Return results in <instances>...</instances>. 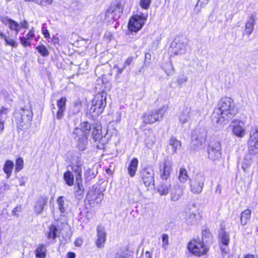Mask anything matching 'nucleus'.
I'll return each mask as SVG.
<instances>
[{
  "label": "nucleus",
  "instance_id": "f257e3e1",
  "mask_svg": "<svg viewBox=\"0 0 258 258\" xmlns=\"http://www.w3.org/2000/svg\"><path fill=\"white\" fill-rule=\"evenodd\" d=\"M235 104L229 97H223L218 103V108L215 109L212 115L213 122L219 125L227 124L236 114Z\"/></svg>",
  "mask_w": 258,
  "mask_h": 258
},
{
  "label": "nucleus",
  "instance_id": "f03ea898",
  "mask_svg": "<svg viewBox=\"0 0 258 258\" xmlns=\"http://www.w3.org/2000/svg\"><path fill=\"white\" fill-rule=\"evenodd\" d=\"M168 109V106L165 105L157 110L148 111L143 116V122L151 124L161 120Z\"/></svg>",
  "mask_w": 258,
  "mask_h": 258
},
{
  "label": "nucleus",
  "instance_id": "7ed1b4c3",
  "mask_svg": "<svg viewBox=\"0 0 258 258\" xmlns=\"http://www.w3.org/2000/svg\"><path fill=\"white\" fill-rule=\"evenodd\" d=\"M106 98L102 95H96L92 102L90 113L93 117L98 116L104 110L106 106Z\"/></svg>",
  "mask_w": 258,
  "mask_h": 258
},
{
  "label": "nucleus",
  "instance_id": "20e7f679",
  "mask_svg": "<svg viewBox=\"0 0 258 258\" xmlns=\"http://www.w3.org/2000/svg\"><path fill=\"white\" fill-rule=\"evenodd\" d=\"M147 15L140 13L133 16L130 20L128 28L130 31L137 32L140 30L145 24Z\"/></svg>",
  "mask_w": 258,
  "mask_h": 258
},
{
  "label": "nucleus",
  "instance_id": "39448f33",
  "mask_svg": "<svg viewBox=\"0 0 258 258\" xmlns=\"http://www.w3.org/2000/svg\"><path fill=\"white\" fill-rule=\"evenodd\" d=\"M188 249L191 253L197 256L205 254L208 250L207 246L202 243L200 239H194L189 242L188 244Z\"/></svg>",
  "mask_w": 258,
  "mask_h": 258
},
{
  "label": "nucleus",
  "instance_id": "423d86ee",
  "mask_svg": "<svg viewBox=\"0 0 258 258\" xmlns=\"http://www.w3.org/2000/svg\"><path fill=\"white\" fill-rule=\"evenodd\" d=\"M248 141L249 152L251 154L258 153V126L252 127L250 131Z\"/></svg>",
  "mask_w": 258,
  "mask_h": 258
},
{
  "label": "nucleus",
  "instance_id": "0eeeda50",
  "mask_svg": "<svg viewBox=\"0 0 258 258\" xmlns=\"http://www.w3.org/2000/svg\"><path fill=\"white\" fill-rule=\"evenodd\" d=\"M15 117L18 123L23 122H29L33 117V112L29 106L21 108L19 110L15 112Z\"/></svg>",
  "mask_w": 258,
  "mask_h": 258
},
{
  "label": "nucleus",
  "instance_id": "6e6552de",
  "mask_svg": "<svg viewBox=\"0 0 258 258\" xmlns=\"http://www.w3.org/2000/svg\"><path fill=\"white\" fill-rule=\"evenodd\" d=\"M205 177L203 175L198 174L190 179V191L195 194H199L204 185Z\"/></svg>",
  "mask_w": 258,
  "mask_h": 258
},
{
  "label": "nucleus",
  "instance_id": "1a4fd4ad",
  "mask_svg": "<svg viewBox=\"0 0 258 258\" xmlns=\"http://www.w3.org/2000/svg\"><path fill=\"white\" fill-rule=\"evenodd\" d=\"M208 158L212 161L221 158V146L219 142L212 143L208 148Z\"/></svg>",
  "mask_w": 258,
  "mask_h": 258
},
{
  "label": "nucleus",
  "instance_id": "9d476101",
  "mask_svg": "<svg viewBox=\"0 0 258 258\" xmlns=\"http://www.w3.org/2000/svg\"><path fill=\"white\" fill-rule=\"evenodd\" d=\"M233 134L238 138L243 137L246 134L245 123L244 122L238 120H233L230 125Z\"/></svg>",
  "mask_w": 258,
  "mask_h": 258
},
{
  "label": "nucleus",
  "instance_id": "9b49d317",
  "mask_svg": "<svg viewBox=\"0 0 258 258\" xmlns=\"http://www.w3.org/2000/svg\"><path fill=\"white\" fill-rule=\"evenodd\" d=\"M122 10V6L120 4H117L116 5H112L107 10L105 13V18H107L108 21L116 20L120 16Z\"/></svg>",
  "mask_w": 258,
  "mask_h": 258
},
{
  "label": "nucleus",
  "instance_id": "f8f14e48",
  "mask_svg": "<svg viewBox=\"0 0 258 258\" xmlns=\"http://www.w3.org/2000/svg\"><path fill=\"white\" fill-rule=\"evenodd\" d=\"M172 162L169 157L164 160L163 165L160 166V174L161 178L167 180L172 171Z\"/></svg>",
  "mask_w": 258,
  "mask_h": 258
},
{
  "label": "nucleus",
  "instance_id": "ddd939ff",
  "mask_svg": "<svg viewBox=\"0 0 258 258\" xmlns=\"http://www.w3.org/2000/svg\"><path fill=\"white\" fill-rule=\"evenodd\" d=\"M154 173L151 167L145 168L141 172L142 181L146 186L154 184Z\"/></svg>",
  "mask_w": 258,
  "mask_h": 258
},
{
  "label": "nucleus",
  "instance_id": "4468645a",
  "mask_svg": "<svg viewBox=\"0 0 258 258\" xmlns=\"http://www.w3.org/2000/svg\"><path fill=\"white\" fill-rule=\"evenodd\" d=\"M256 21V13H252L249 15L246 20L244 30L243 34L249 36L254 30V26Z\"/></svg>",
  "mask_w": 258,
  "mask_h": 258
},
{
  "label": "nucleus",
  "instance_id": "2eb2a0df",
  "mask_svg": "<svg viewBox=\"0 0 258 258\" xmlns=\"http://www.w3.org/2000/svg\"><path fill=\"white\" fill-rule=\"evenodd\" d=\"M186 43L183 40H174L171 45V51L174 55L184 54L186 50Z\"/></svg>",
  "mask_w": 258,
  "mask_h": 258
},
{
  "label": "nucleus",
  "instance_id": "dca6fc26",
  "mask_svg": "<svg viewBox=\"0 0 258 258\" xmlns=\"http://www.w3.org/2000/svg\"><path fill=\"white\" fill-rule=\"evenodd\" d=\"M66 101L67 99L66 97H61L57 101V110L56 112V118L58 120L61 119L64 116L66 109Z\"/></svg>",
  "mask_w": 258,
  "mask_h": 258
},
{
  "label": "nucleus",
  "instance_id": "f3484780",
  "mask_svg": "<svg viewBox=\"0 0 258 258\" xmlns=\"http://www.w3.org/2000/svg\"><path fill=\"white\" fill-rule=\"evenodd\" d=\"M48 198L46 197L42 196L38 198L35 203L34 211L37 214H41L43 210L44 206L47 204Z\"/></svg>",
  "mask_w": 258,
  "mask_h": 258
},
{
  "label": "nucleus",
  "instance_id": "a211bd4d",
  "mask_svg": "<svg viewBox=\"0 0 258 258\" xmlns=\"http://www.w3.org/2000/svg\"><path fill=\"white\" fill-rule=\"evenodd\" d=\"M219 240L223 245L221 246V250L224 252H227V246L229 244L230 241L229 235L225 231L222 230L219 233Z\"/></svg>",
  "mask_w": 258,
  "mask_h": 258
},
{
  "label": "nucleus",
  "instance_id": "6ab92c4d",
  "mask_svg": "<svg viewBox=\"0 0 258 258\" xmlns=\"http://www.w3.org/2000/svg\"><path fill=\"white\" fill-rule=\"evenodd\" d=\"M190 111L191 108L190 107H186L183 108L182 110H181V111L179 112L178 115V120L181 124H184L190 121Z\"/></svg>",
  "mask_w": 258,
  "mask_h": 258
},
{
  "label": "nucleus",
  "instance_id": "aec40b11",
  "mask_svg": "<svg viewBox=\"0 0 258 258\" xmlns=\"http://www.w3.org/2000/svg\"><path fill=\"white\" fill-rule=\"evenodd\" d=\"M97 239L96 241V245L99 248L104 247V243L106 241V233L104 229L100 226L97 227Z\"/></svg>",
  "mask_w": 258,
  "mask_h": 258
},
{
  "label": "nucleus",
  "instance_id": "412c9836",
  "mask_svg": "<svg viewBox=\"0 0 258 258\" xmlns=\"http://www.w3.org/2000/svg\"><path fill=\"white\" fill-rule=\"evenodd\" d=\"M207 132L204 128H200L196 132V135L192 136L194 140H196L198 145H202L205 143L207 138Z\"/></svg>",
  "mask_w": 258,
  "mask_h": 258
},
{
  "label": "nucleus",
  "instance_id": "4be33fe9",
  "mask_svg": "<svg viewBox=\"0 0 258 258\" xmlns=\"http://www.w3.org/2000/svg\"><path fill=\"white\" fill-rule=\"evenodd\" d=\"M183 187L182 186L175 185L171 190V198L173 201H177L179 200L183 194Z\"/></svg>",
  "mask_w": 258,
  "mask_h": 258
},
{
  "label": "nucleus",
  "instance_id": "5701e85b",
  "mask_svg": "<svg viewBox=\"0 0 258 258\" xmlns=\"http://www.w3.org/2000/svg\"><path fill=\"white\" fill-rule=\"evenodd\" d=\"M138 165V160L137 158L133 159L127 166V172L132 177L135 176Z\"/></svg>",
  "mask_w": 258,
  "mask_h": 258
},
{
  "label": "nucleus",
  "instance_id": "b1692460",
  "mask_svg": "<svg viewBox=\"0 0 258 258\" xmlns=\"http://www.w3.org/2000/svg\"><path fill=\"white\" fill-rule=\"evenodd\" d=\"M72 169L74 172L76 173V181L80 182L82 179V167L81 159L78 158L77 164L72 165Z\"/></svg>",
  "mask_w": 258,
  "mask_h": 258
},
{
  "label": "nucleus",
  "instance_id": "393cba45",
  "mask_svg": "<svg viewBox=\"0 0 258 258\" xmlns=\"http://www.w3.org/2000/svg\"><path fill=\"white\" fill-rule=\"evenodd\" d=\"M76 185L74 187L75 196L78 200H81L83 197L84 191L82 180H80V182L76 181Z\"/></svg>",
  "mask_w": 258,
  "mask_h": 258
},
{
  "label": "nucleus",
  "instance_id": "a878e982",
  "mask_svg": "<svg viewBox=\"0 0 258 258\" xmlns=\"http://www.w3.org/2000/svg\"><path fill=\"white\" fill-rule=\"evenodd\" d=\"M185 222L188 225H193L197 222V216L190 211H186L185 214Z\"/></svg>",
  "mask_w": 258,
  "mask_h": 258
},
{
  "label": "nucleus",
  "instance_id": "bb28decb",
  "mask_svg": "<svg viewBox=\"0 0 258 258\" xmlns=\"http://www.w3.org/2000/svg\"><path fill=\"white\" fill-rule=\"evenodd\" d=\"M13 168V162L9 160L6 161L4 165L3 170L4 172L6 174L7 178H9L11 175Z\"/></svg>",
  "mask_w": 258,
  "mask_h": 258
},
{
  "label": "nucleus",
  "instance_id": "cd10ccee",
  "mask_svg": "<svg viewBox=\"0 0 258 258\" xmlns=\"http://www.w3.org/2000/svg\"><path fill=\"white\" fill-rule=\"evenodd\" d=\"M59 231L58 228L54 225H51L48 228L47 237L48 239H55L58 236Z\"/></svg>",
  "mask_w": 258,
  "mask_h": 258
},
{
  "label": "nucleus",
  "instance_id": "c85d7f7f",
  "mask_svg": "<svg viewBox=\"0 0 258 258\" xmlns=\"http://www.w3.org/2000/svg\"><path fill=\"white\" fill-rule=\"evenodd\" d=\"M169 145L172 147V153H176L177 150L180 148L181 143L174 137H171L169 140Z\"/></svg>",
  "mask_w": 258,
  "mask_h": 258
},
{
  "label": "nucleus",
  "instance_id": "c756f323",
  "mask_svg": "<svg viewBox=\"0 0 258 258\" xmlns=\"http://www.w3.org/2000/svg\"><path fill=\"white\" fill-rule=\"evenodd\" d=\"M56 203L59 211L61 213H64L68 208V205L66 203L64 197L59 196L57 199Z\"/></svg>",
  "mask_w": 258,
  "mask_h": 258
},
{
  "label": "nucleus",
  "instance_id": "7c9ffc66",
  "mask_svg": "<svg viewBox=\"0 0 258 258\" xmlns=\"http://www.w3.org/2000/svg\"><path fill=\"white\" fill-rule=\"evenodd\" d=\"M251 216V210L247 209L244 210L240 216V222L241 225H245L249 221Z\"/></svg>",
  "mask_w": 258,
  "mask_h": 258
},
{
  "label": "nucleus",
  "instance_id": "2f4dec72",
  "mask_svg": "<svg viewBox=\"0 0 258 258\" xmlns=\"http://www.w3.org/2000/svg\"><path fill=\"white\" fill-rule=\"evenodd\" d=\"M92 137L95 142H100L102 139L101 127H94L92 133Z\"/></svg>",
  "mask_w": 258,
  "mask_h": 258
},
{
  "label": "nucleus",
  "instance_id": "473e14b6",
  "mask_svg": "<svg viewBox=\"0 0 258 258\" xmlns=\"http://www.w3.org/2000/svg\"><path fill=\"white\" fill-rule=\"evenodd\" d=\"M202 235L203 240L202 243H204V242H205L206 243H211L212 242L213 237L209 230L205 229L203 230Z\"/></svg>",
  "mask_w": 258,
  "mask_h": 258
},
{
  "label": "nucleus",
  "instance_id": "72a5a7b5",
  "mask_svg": "<svg viewBox=\"0 0 258 258\" xmlns=\"http://www.w3.org/2000/svg\"><path fill=\"white\" fill-rule=\"evenodd\" d=\"M46 252V247L43 244L39 245L35 251L36 257L39 258H45Z\"/></svg>",
  "mask_w": 258,
  "mask_h": 258
},
{
  "label": "nucleus",
  "instance_id": "f704fd0d",
  "mask_svg": "<svg viewBox=\"0 0 258 258\" xmlns=\"http://www.w3.org/2000/svg\"><path fill=\"white\" fill-rule=\"evenodd\" d=\"M252 160L250 156H246L243 159L241 168L244 171L248 172Z\"/></svg>",
  "mask_w": 258,
  "mask_h": 258
},
{
  "label": "nucleus",
  "instance_id": "c9c22d12",
  "mask_svg": "<svg viewBox=\"0 0 258 258\" xmlns=\"http://www.w3.org/2000/svg\"><path fill=\"white\" fill-rule=\"evenodd\" d=\"M63 178L66 184L69 186H72L74 184V178L73 173L68 171L63 175Z\"/></svg>",
  "mask_w": 258,
  "mask_h": 258
},
{
  "label": "nucleus",
  "instance_id": "e433bc0d",
  "mask_svg": "<svg viewBox=\"0 0 258 258\" xmlns=\"http://www.w3.org/2000/svg\"><path fill=\"white\" fill-rule=\"evenodd\" d=\"M171 185L170 184H161L158 188V192L161 195H167L170 189Z\"/></svg>",
  "mask_w": 258,
  "mask_h": 258
},
{
  "label": "nucleus",
  "instance_id": "4c0bfd02",
  "mask_svg": "<svg viewBox=\"0 0 258 258\" xmlns=\"http://www.w3.org/2000/svg\"><path fill=\"white\" fill-rule=\"evenodd\" d=\"M7 24L9 25V28L12 30L16 31V35L19 32V25L12 19H7Z\"/></svg>",
  "mask_w": 258,
  "mask_h": 258
},
{
  "label": "nucleus",
  "instance_id": "58836bf2",
  "mask_svg": "<svg viewBox=\"0 0 258 258\" xmlns=\"http://www.w3.org/2000/svg\"><path fill=\"white\" fill-rule=\"evenodd\" d=\"M188 178L187 171L184 168H181L179 170L178 179L181 182H185Z\"/></svg>",
  "mask_w": 258,
  "mask_h": 258
},
{
  "label": "nucleus",
  "instance_id": "ea45409f",
  "mask_svg": "<svg viewBox=\"0 0 258 258\" xmlns=\"http://www.w3.org/2000/svg\"><path fill=\"white\" fill-rule=\"evenodd\" d=\"M24 162L22 158H18L16 161L15 171L19 172L23 168Z\"/></svg>",
  "mask_w": 258,
  "mask_h": 258
},
{
  "label": "nucleus",
  "instance_id": "a19ab883",
  "mask_svg": "<svg viewBox=\"0 0 258 258\" xmlns=\"http://www.w3.org/2000/svg\"><path fill=\"white\" fill-rule=\"evenodd\" d=\"M36 49L43 56H46L49 54L48 50L44 45L37 46Z\"/></svg>",
  "mask_w": 258,
  "mask_h": 258
},
{
  "label": "nucleus",
  "instance_id": "79ce46f5",
  "mask_svg": "<svg viewBox=\"0 0 258 258\" xmlns=\"http://www.w3.org/2000/svg\"><path fill=\"white\" fill-rule=\"evenodd\" d=\"M155 141V137L152 136L151 137H148L145 140L146 145L148 148H151L153 146Z\"/></svg>",
  "mask_w": 258,
  "mask_h": 258
},
{
  "label": "nucleus",
  "instance_id": "37998d69",
  "mask_svg": "<svg viewBox=\"0 0 258 258\" xmlns=\"http://www.w3.org/2000/svg\"><path fill=\"white\" fill-rule=\"evenodd\" d=\"M210 0H198L196 5L195 9L200 11L201 9L204 7L209 2Z\"/></svg>",
  "mask_w": 258,
  "mask_h": 258
},
{
  "label": "nucleus",
  "instance_id": "c03bdc74",
  "mask_svg": "<svg viewBox=\"0 0 258 258\" xmlns=\"http://www.w3.org/2000/svg\"><path fill=\"white\" fill-rule=\"evenodd\" d=\"M87 137H86L84 139H79L78 140V146L80 150H84L87 144Z\"/></svg>",
  "mask_w": 258,
  "mask_h": 258
},
{
  "label": "nucleus",
  "instance_id": "a18cd8bd",
  "mask_svg": "<svg viewBox=\"0 0 258 258\" xmlns=\"http://www.w3.org/2000/svg\"><path fill=\"white\" fill-rule=\"evenodd\" d=\"M8 112L9 110L8 108L2 107L0 110V120L4 121L3 120L6 118Z\"/></svg>",
  "mask_w": 258,
  "mask_h": 258
},
{
  "label": "nucleus",
  "instance_id": "49530a36",
  "mask_svg": "<svg viewBox=\"0 0 258 258\" xmlns=\"http://www.w3.org/2000/svg\"><path fill=\"white\" fill-rule=\"evenodd\" d=\"M53 3V0H38L37 4L41 7H47L51 5Z\"/></svg>",
  "mask_w": 258,
  "mask_h": 258
},
{
  "label": "nucleus",
  "instance_id": "de8ad7c7",
  "mask_svg": "<svg viewBox=\"0 0 258 258\" xmlns=\"http://www.w3.org/2000/svg\"><path fill=\"white\" fill-rule=\"evenodd\" d=\"M5 41L6 44L8 45H10L13 47H17L18 46V43L12 38H10L7 37L6 39H5Z\"/></svg>",
  "mask_w": 258,
  "mask_h": 258
},
{
  "label": "nucleus",
  "instance_id": "09e8293b",
  "mask_svg": "<svg viewBox=\"0 0 258 258\" xmlns=\"http://www.w3.org/2000/svg\"><path fill=\"white\" fill-rule=\"evenodd\" d=\"M151 2V0H141L140 6L143 9L147 10L149 9L150 6Z\"/></svg>",
  "mask_w": 258,
  "mask_h": 258
},
{
  "label": "nucleus",
  "instance_id": "8fccbe9b",
  "mask_svg": "<svg viewBox=\"0 0 258 258\" xmlns=\"http://www.w3.org/2000/svg\"><path fill=\"white\" fill-rule=\"evenodd\" d=\"M162 247L164 249H166L167 246L168 244V236L167 234H163L162 237Z\"/></svg>",
  "mask_w": 258,
  "mask_h": 258
},
{
  "label": "nucleus",
  "instance_id": "3c124183",
  "mask_svg": "<svg viewBox=\"0 0 258 258\" xmlns=\"http://www.w3.org/2000/svg\"><path fill=\"white\" fill-rule=\"evenodd\" d=\"M20 41L21 44L24 47L30 46L31 44V42L28 40L25 37H21Z\"/></svg>",
  "mask_w": 258,
  "mask_h": 258
},
{
  "label": "nucleus",
  "instance_id": "603ef678",
  "mask_svg": "<svg viewBox=\"0 0 258 258\" xmlns=\"http://www.w3.org/2000/svg\"><path fill=\"white\" fill-rule=\"evenodd\" d=\"M22 210V206H17L14 210L12 211V215L14 216H16V217H18L19 213L21 212Z\"/></svg>",
  "mask_w": 258,
  "mask_h": 258
},
{
  "label": "nucleus",
  "instance_id": "864d4df0",
  "mask_svg": "<svg viewBox=\"0 0 258 258\" xmlns=\"http://www.w3.org/2000/svg\"><path fill=\"white\" fill-rule=\"evenodd\" d=\"M34 36V31L32 29L31 30L28 34L26 35V39L28 40L31 41Z\"/></svg>",
  "mask_w": 258,
  "mask_h": 258
},
{
  "label": "nucleus",
  "instance_id": "5fc2aeb1",
  "mask_svg": "<svg viewBox=\"0 0 258 258\" xmlns=\"http://www.w3.org/2000/svg\"><path fill=\"white\" fill-rule=\"evenodd\" d=\"M133 61V57H128L124 62V64H123L124 68H126L127 66L131 64Z\"/></svg>",
  "mask_w": 258,
  "mask_h": 258
},
{
  "label": "nucleus",
  "instance_id": "6e6d98bb",
  "mask_svg": "<svg viewBox=\"0 0 258 258\" xmlns=\"http://www.w3.org/2000/svg\"><path fill=\"white\" fill-rule=\"evenodd\" d=\"M114 68H116L117 70V76H119L122 73L123 70L125 68H124L123 66L122 68H120L118 67V66H117V65H115Z\"/></svg>",
  "mask_w": 258,
  "mask_h": 258
},
{
  "label": "nucleus",
  "instance_id": "4d7b16f0",
  "mask_svg": "<svg viewBox=\"0 0 258 258\" xmlns=\"http://www.w3.org/2000/svg\"><path fill=\"white\" fill-rule=\"evenodd\" d=\"M140 258H152V255L149 251H146L144 254H142Z\"/></svg>",
  "mask_w": 258,
  "mask_h": 258
},
{
  "label": "nucleus",
  "instance_id": "13d9d810",
  "mask_svg": "<svg viewBox=\"0 0 258 258\" xmlns=\"http://www.w3.org/2000/svg\"><path fill=\"white\" fill-rule=\"evenodd\" d=\"M43 34L45 38H49L50 34L47 29H43L42 30Z\"/></svg>",
  "mask_w": 258,
  "mask_h": 258
},
{
  "label": "nucleus",
  "instance_id": "bf43d9fd",
  "mask_svg": "<svg viewBox=\"0 0 258 258\" xmlns=\"http://www.w3.org/2000/svg\"><path fill=\"white\" fill-rule=\"evenodd\" d=\"M83 127L86 131H89L91 129V124L88 122H84Z\"/></svg>",
  "mask_w": 258,
  "mask_h": 258
},
{
  "label": "nucleus",
  "instance_id": "052dcab7",
  "mask_svg": "<svg viewBox=\"0 0 258 258\" xmlns=\"http://www.w3.org/2000/svg\"><path fill=\"white\" fill-rule=\"evenodd\" d=\"M103 197V195L102 194L99 193L97 197L96 203H100L101 201V200H102Z\"/></svg>",
  "mask_w": 258,
  "mask_h": 258
},
{
  "label": "nucleus",
  "instance_id": "680f3d73",
  "mask_svg": "<svg viewBox=\"0 0 258 258\" xmlns=\"http://www.w3.org/2000/svg\"><path fill=\"white\" fill-rule=\"evenodd\" d=\"M59 41V39L58 37L54 36L52 39V42L55 45L56 44H58Z\"/></svg>",
  "mask_w": 258,
  "mask_h": 258
},
{
  "label": "nucleus",
  "instance_id": "e2e57ef3",
  "mask_svg": "<svg viewBox=\"0 0 258 258\" xmlns=\"http://www.w3.org/2000/svg\"><path fill=\"white\" fill-rule=\"evenodd\" d=\"M75 245L77 246H80L82 244V241L80 239H77L75 242Z\"/></svg>",
  "mask_w": 258,
  "mask_h": 258
},
{
  "label": "nucleus",
  "instance_id": "0e129e2a",
  "mask_svg": "<svg viewBox=\"0 0 258 258\" xmlns=\"http://www.w3.org/2000/svg\"><path fill=\"white\" fill-rule=\"evenodd\" d=\"M151 54L150 53H146L145 54V63H146V62H149L148 61V59L149 60H150L151 59Z\"/></svg>",
  "mask_w": 258,
  "mask_h": 258
},
{
  "label": "nucleus",
  "instance_id": "69168bd1",
  "mask_svg": "<svg viewBox=\"0 0 258 258\" xmlns=\"http://www.w3.org/2000/svg\"><path fill=\"white\" fill-rule=\"evenodd\" d=\"M68 258H75L76 254L74 252H69L67 254Z\"/></svg>",
  "mask_w": 258,
  "mask_h": 258
},
{
  "label": "nucleus",
  "instance_id": "338daca9",
  "mask_svg": "<svg viewBox=\"0 0 258 258\" xmlns=\"http://www.w3.org/2000/svg\"><path fill=\"white\" fill-rule=\"evenodd\" d=\"M208 19L210 21H215V16L213 14H211L209 16V18H208Z\"/></svg>",
  "mask_w": 258,
  "mask_h": 258
},
{
  "label": "nucleus",
  "instance_id": "774afa93",
  "mask_svg": "<svg viewBox=\"0 0 258 258\" xmlns=\"http://www.w3.org/2000/svg\"><path fill=\"white\" fill-rule=\"evenodd\" d=\"M22 26L24 28H28V23L27 21H25L23 23H21Z\"/></svg>",
  "mask_w": 258,
  "mask_h": 258
}]
</instances>
